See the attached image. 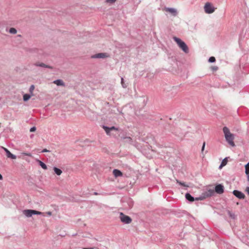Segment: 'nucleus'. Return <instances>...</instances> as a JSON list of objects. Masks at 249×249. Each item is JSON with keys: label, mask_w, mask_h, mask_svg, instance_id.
<instances>
[{"label": "nucleus", "mask_w": 249, "mask_h": 249, "mask_svg": "<svg viewBox=\"0 0 249 249\" xmlns=\"http://www.w3.org/2000/svg\"><path fill=\"white\" fill-rule=\"evenodd\" d=\"M35 65L36 66L44 67V68H47L51 69L52 67L50 66L47 65L43 63H36L35 64Z\"/></svg>", "instance_id": "2eb2a0df"}, {"label": "nucleus", "mask_w": 249, "mask_h": 249, "mask_svg": "<svg viewBox=\"0 0 249 249\" xmlns=\"http://www.w3.org/2000/svg\"><path fill=\"white\" fill-rule=\"evenodd\" d=\"M83 249H95V248H83Z\"/></svg>", "instance_id": "f704fd0d"}, {"label": "nucleus", "mask_w": 249, "mask_h": 249, "mask_svg": "<svg viewBox=\"0 0 249 249\" xmlns=\"http://www.w3.org/2000/svg\"><path fill=\"white\" fill-rule=\"evenodd\" d=\"M2 148L5 151L6 156L8 158L12 159H16L17 158L16 156L12 154L7 148L4 147H2Z\"/></svg>", "instance_id": "f8f14e48"}, {"label": "nucleus", "mask_w": 249, "mask_h": 249, "mask_svg": "<svg viewBox=\"0 0 249 249\" xmlns=\"http://www.w3.org/2000/svg\"><path fill=\"white\" fill-rule=\"evenodd\" d=\"M50 151H49L48 150H47V149H44L42 151V152H49Z\"/></svg>", "instance_id": "7c9ffc66"}, {"label": "nucleus", "mask_w": 249, "mask_h": 249, "mask_svg": "<svg viewBox=\"0 0 249 249\" xmlns=\"http://www.w3.org/2000/svg\"><path fill=\"white\" fill-rule=\"evenodd\" d=\"M35 89V86L34 85H32L30 86L29 89V91L31 93V95H33V92Z\"/></svg>", "instance_id": "412c9836"}, {"label": "nucleus", "mask_w": 249, "mask_h": 249, "mask_svg": "<svg viewBox=\"0 0 249 249\" xmlns=\"http://www.w3.org/2000/svg\"><path fill=\"white\" fill-rule=\"evenodd\" d=\"M173 39L184 53H187L189 52L188 48L184 41L177 37H174Z\"/></svg>", "instance_id": "7ed1b4c3"}, {"label": "nucleus", "mask_w": 249, "mask_h": 249, "mask_svg": "<svg viewBox=\"0 0 249 249\" xmlns=\"http://www.w3.org/2000/svg\"><path fill=\"white\" fill-rule=\"evenodd\" d=\"M22 154L24 155H25V156H29V157L32 156V155L29 153H23Z\"/></svg>", "instance_id": "cd10ccee"}, {"label": "nucleus", "mask_w": 249, "mask_h": 249, "mask_svg": "<svg viewBox=\"0 0 249 249\" xmlns=\"http://www.w3.org/2000/svg\"><path fill=\"white\" fill-rule=\"evenodd\" d=\"M133 206V202L130 199H128V208H131Z\"/></svg>", "instance_id": "393cba45"}, {"label": "nucleus", "mask_w": 249, "mask_h": 249, "mask_svg": "<svg viewBox=\"0 0 249 249\" xmlns=\"http://www.w3.org/2000/svg\"><path fill=\"white\" fill-rule=\"evenodd\" d=\"M31 98V95L29 94H25L23 95V100L24 101H28Z\"/></svg>", "instance_id": "6ab92c4d"}, {"label": "nucleus", "mask_w": 249, "mask_h": 249, "mask_svg": "<svg viewBox=\"0 0 249 249\" xmlns=\"http://www.w3.org/2000/svg\"><path fill=\"white\" fill-rule=\"evenodd\" d=\"M246 191L247 193L249 195V187H247Z\"/></svg>", "instance_id": "2f4dec72"}, {"label": "nucleus", "mask_w": 249, "mask_h": 249, "mask_svg": "<svg viewBox=\"0 0 249 249\" xmlns=\"http://www.w3.org/2000/svg\"><path fill=\"white\" fill-rule=\"evenodd\" d=\"M103 128L105 130L107 135H110V132L112 130H118V129L115 126H112L110 127L106 126L105 125L103 126Z\"/></svg>", "instance_id": "9b49d317"}, {"label": "nucleus", "mask_w": 249, "mask_h": 249, "mask_svg": "<svg viewBox=\"0 0 249 249\" xmlns=\"http://www.w3.org/2000/svg\"><path fill=\"white\" fill-rule=\"evenodd\" d=\"M36 127L35 126H33L30 128V132H34L36 131Z\"/></svg>", "instance_id": "a878e982"}, {"label": "nucleus", "mask_w": 249, "mask_h": 249, "mask_svg": "<svg viewBox=\"0 0 249 249\" xmlns=\"http://www.w3.org/2000/svg\"><path fill=\"white\" fill-rule=\"evenodd\" d=\"M177 182L180 185L183 186L184 187H188V186L186 185L184 182H180V181H178V180H177Z\"/></svg>", "instance_id": "b1692460"}, {"label": "nucleus", "mask_w": 249, "mask_h": 249, "mask_svg": "<svg viewBox=\"0 0 249 249\" xmlns=\"http://www.w3.org/2000/svg\"><path fill=\"white\" fill-rule=\"evenodd\" d=\"M119 218L121 221L124 224H130L131 223L132 220L131 218L126 215H125L123 213H120Z\"/></svg>", "instance_id": "39448f33"}, {"label": "nucleus", "mask_w": 249, "mask_h": 249, "mask_svg": "<svg viewBox=\"0 0 249 249\" xmlns=\"http://www.w3.org/2000/svg\"><path fill=\"white\" fill-rule=\"evenodd\" d=\"M162 10L164 11L170 13L174 17L177 16L178 14L177 10L174 8L165 7L163 8Z\"/></svg>", "instance_id": "0eeeda50"}, {"label": "nucleus", "mask_w": 249, "mask_h": 249, "mask_svg": "<svg viewBox=\"0 0 249 249\" xmlns=\"http://www.w3.org/2000/svg\"><path fill=\"white\" fill-rule=\"evenodd\" d=\"M215 61V58L213 56H211L209 59V62L210 63H213Z\"/></svg>", "instance_id": "4be33fe9"}, {"label": "nucleus", "mask_w": 249, "mask_h": 249, "mask_svg": "<svg viewBox=\"0 0 249 249\" xmlns=\"http://www.w3.org/2000/svg\"><path fill=\"white\" fill-rule=\"evenodd\" d=\"M37 161L38 162L39 165L44 170H46L47 169V165L42 161L37 160Z\"/></svg>", "instance_id": "f3484780"}, {"label": "nucleus", "mask_w": 249, "mask_h": 249, "mask_svg": "<svg viewBox=\"0 0 249 249\" xmlns=\"http://www.w3.org/2000/svg\"><path fill=\"white\" fill-rule=\"evenodd\" d=\"M2 179V176H1V175L0 174V180H1Z\"/></svg>", "instance_id": "e433bc0d"}, {"label": "nucleus", "mask_w": 249, "mask_h": 249, "mask_svg": "<svg viewBox=\"0 0 249 249\" xmlns=\"http://www.w3.org/2000/svg\"><path fill=\"white\" fill-rule=\"evenodd\" d=\"M245 173L247 175V179L249 181V162L245 165Z\"/></svg>", "instance_id": "dca6fc26"}, {"label": "nucleus", "mask_w": 249, "mask_h": 249, "mask_svg": "<svg viewBox=\"0 0 249 249\" xmlns=\"http://www.w3.org/2000/svg\"><path fill=\"white\" fill-rule=\"evenodd\" d=\"M214 195L213 190L209 189L202 194L199 197L194 198L189 193H186L185 198L188 201L193 202L194 200H202L204 199L212 196Z\"/></svg>", "instance_id": "f257e3e1"}, {"label": "nucleus", "mask_w": 249, "mask_h": 249, "mask_svg": "<svg viewBox=\"0 0 249 249\" xmlns=\"http://www.w3.org/2000/svg\"><path fill=\"white\" fill-rule=\"evenodd\" d=\"M23 213L28 217H31L33 214L42 215L43 213L34 210H25L23 211Z\"/></svg>", "instance_id": "20e7f679"}, {"label": "nucleus", "mask_w": 249, "mask_h": 249, "mask_svg": "<svg viewBox=\"0 0 249 249\" xmlns=\"http://www.w3.org/2000/svg\"><path fill=\"white\" fill-rule=\"evenodd\" d=\"M233 194L239 199H244L245 197V195L242 192L238 190H234Z\"/></svg>", "instance_id": "1a4fd4ad"}, {"label": "nucleus", "mask_w": 249, "mask_h": 249, "mask_svg": "<svg viewBox=\"0 0 249 249\" xmlns=\"http://www.w3.org/2000/svg\"><path fill=\"white\" fill-rule=\"evenodd\" d=\"M204 11L207 14H211L215 11V8L210 2L205 3L204 7Z\"/></svg>", "instance_id": "423d86ee"}, {"label": "nucleus", "mask_w": 249, "mask_h": 249, "mask_svg": "<svg viewBox=\"0 0 249 249\" xmlns=\"http://www.w3.org/2000/svg\"><path fill=\"white\" fill-rule=\"evenodd\" d=\"M121 84L124 88H125L127 87V85L125 84L124 83V78L123 77L121 78Z\"/></svg>", "instance_id": "5701e85b"}, {"label": "nucleus", "mask_w": 249, "mask_h": 249, "mask_svg": "<svg viewBox=\"0 0 249 249\" xmlns=\"http://www.w3.org/2000/svg\"><path fill=\"white\" fill-rule=\"evenodd\" d=\"M17 32V30L14 28H11L9 30V33L12 34H16Z\"/></svg>", "instance_id": "aec40b11"}, {"label": "nucleus", "mask_w": 249, "mask_h": 249, "mask_svg": "<svg viewBox=\"0 0 249 249\" xmlns=\"http://www.w3.org/2000/svg\"><path fill=\"white\" fill-rule=\"evenodd\" d=\"M225 163V161H223L222 163Z\"/></svg>", "instance_id": "58836bf2"}, {"label": "nucleus", "mask_w": 249, "mask_h": 249, "mask_svg": "<svg viewBox=\"0 0 249 249\" xmlns=\"http://www.w3.org/2000/svg\"><path fill=\"white\" fill-rule=\"evenodd\" d=\"M212 69H213V71H216V70H217V69H218V68H217V67H213V68H212Z\"/></svg>", "instance_id": "72a5a7b5"}, {"label": "nucleus", "mask_w": 249, "mask_h": 249, "mask_svg": "<svg viewBox=\"0 0 249 249\" xmlns=\"http://www.w3.org/2000/svg\"><path fill=\"white\" fill-rule=\"evenodd\" d=\"M46 213L47 214V215H48L49 216H51L52 215V212H48Z\"/></svg>", "instance_id": "473e14b6"}, {"label": "nucleus", "mask_w": 249, "mask_h": 249, "mask_svg": "<svg viewBox=\"0 0 249 249\" xmlns=\"http://www.w3.org/2000/svg\"><path fill=\"white\" fill-rule=\"evenodd\" d=\"M214 193L215 192L219 194H221L224 192V187L221 184L217 185L215 187V191L213 190Z\"/></svg>", "instance_id": "9d476101"}, {"label": "nucleus", "mask_w": 249, "mask_h": 249, "mask_svg": "<svg viewBox=\"0 0 249 249\" xmlns=\"http://www.w3.org/2000/svg\"><path fill=\"white\" fill-rule=\"evenodd\" d=\"M116 0H107V2L108 3H113Z\"/></svg>", "instance_id": "c85d7f7f"}, {"label": "nucleus", "mask_w": 249, "mask_h": 249, "mask_svg": "<svg viewBox=\"0 0 249 249\" xmlns=\"http://www.w3.org/2000/svg\"><path fill=\"white\" fill-rule=\"evenodd\" d=\"M53 170H54L55 173L58 176L60 175L62 172V171L60 169H58L55 167H54L53 168Z\"/></svg>", "instance_id": "a211bd4d"}, {"label": "nucleus", "mask_w": 249, "mask_h": 249, "mask_svg": "<svg viewBox=\"0 0 249 249\" xmlns=\"http://www.w3.org/2000/svg\"><path fill=\"white\" fill-rule=\"evenodd\" d=\"M53 83L58 86H65V83L61 79L55 80L53 82Z\"/></svg>", "instance_id": "ddd939ff"}, {"label": "nucleus", "mask_w": 249, "mask_h": 249, "mask_svg": "<svg viewBox=\"0 0 249 249\" xmlns=\"http://www.w3.org/2000/svg\"><path fill=\"white\" fill-rule=\"evenodd\" d=\"M109 57V55L107 53H98L91 56L92 58H105Z\"/></svg>", "instance_id": "6e6552de"}, {"label": "nucleus", "mask_w": 249, "mask_h": 249, "mask_svg": "<svg viewBox=\"0 0 249 249\" xmlns=\"http://www.w3.org/2000/svg\"><path fill=\"white\" fill-rule=\"evenodd\" d=\"M225 163V161H223L222 163Z\"/></svg>", "instance_id": "4c0bfd02"}, {"label": "nucleus", "mask_w": 249, "mask_h": 249, "mask_svg": "<svg viewBox=\"0 0 249 249\" xmlns=\"http://www.w3.org/2000/svg\"><path fill=\"white\" fill-rule=\"evenodd\" d=\"M228 214L232 218H234V214L232 213L230 211H228Z\"/></svg>", "instance_id": "bb28decb"}, {"label": "nucleus", "mask_w": 249, "mask_h": 249, "mask_svg": "<svg viewBox=\"0 0 249 249\" xmlns=\"http://www.w3.org/2000/svg\"><path fill=\"white\" fill-rule=\"evenodd\" d=\"M223 131L226 141L230 145L234 146L235 145L233 142L234 139V135L231 133L229 129L226 126L223 127Z\"/></svg>", "instance_id": "f03ea898"}, {"label": "nucleus", "mask_w": 249, "mask_h": 249, "mask_svg": "<svg viewBox=\"0 0 249 249\" xmlns=\"http://www.w3.org/2000/svg\"><path fill=\"white\" fill-rule=\"evenodd\" d=\"M205 142H204L203 143L202 149H201V151L202 152H203L204 151V148H205Z\"/></svg>", "instance_id": "c756f323"}, {"label": "nucleus", "mask_w": 249, "mask_h": 249, "mask_svg": "<svg viewBox=\"0 0 249 249\" xmlns=\"http://www.w3.org/2000/svg\"><path fill=\"white\" fill-rule=\"evenodd\" d=\"M93 194H94V195H99V194H98V193H97V192H94V193H93Z\"/></svg>", "instance_id": "c9c22d12"}, {"label": "nucleus", "mask_w": 249, "mask_h": 249, "mask_svg": "<svg viewBox=\"0 0 249 249\" xmlns=\"http://www.w3.org/2000/svg\"><path fill=\"white\" fill-rule=\"evenodd\" d=\"M113 174L116 178L122 177L123 176L122 173L118 169H114L113 171Z\"/></svg>", "instance_id": "4468645a"}]
</instances>
